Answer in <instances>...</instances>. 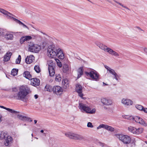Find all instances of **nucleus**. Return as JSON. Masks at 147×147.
<instances>
[{
    "instance_id": "1",
    "label": "nucleus",
    "mask_w": 147,
    "mask_h": 147,
    "mask_svg": "<svg viewBox=\"0 0 147 147\" xmlns=\"http://www.w3.org/2000/svg\"><path fill=\"white\" fill-rule=\"evenodd\" d=\"M30 88L26 86H22L20 87L18 93L14 94L13 97L16 99L26 102L27 100V95L29 93Z\"/></svg>"
},
{
    "instance_id": "2",
    "label": "nucleus",
    "mask_w": 147,
    "mask_h": 147,
    "mask_svg": "<svg viewBox=\"0 0 147 147\" xmlns=\"http://www.w3.org/2000/svg\"><path fill=\"white\" fill-rule=\"evenodd\" d=\"M95 44L101 50L104 51L105 52H107L109 54L113 56L117 57H119V53L103 44L98 42H95Z\"/></svg>"
},
{
    "instance_id": "3",
    "label": "nucleus",
    "mask_w": 147,
    "mask_h": 147,
    "mask_svg": "<svg viewBox=\"0 0 147 147\" xmlns=\"http://www.w3.org/2000/svg\"><path fill=\"white\" fill-rule=\"evenodd\" d=\"M58 48L56 47L54 45H50L48 47L47 54L49 57L55 58L57 55Z\"/></svg>"
},
{
    "instance_id": "4",
    "label": "nucleus",
    "mask_w": 147,
    "mask_h": 147,
    "mask_svg": "<svg viewBox=\"0 0 147 147\" xmlns=\"http://www.w3.org/2000/svg\"><path fill=\"white\" fill-rule=\"evenodd\" d=\"M0 12L3 14L7 16V17L9 18H12V19L16 23H18L20 25L21 24L24 27L29 29L28 27L26 25L23 24L20 21L12 17V16H13V15L7 11L5 10L2 9H0Z\"/></svg>"
},
{
    "instance_id": "5",
    "label": "nucleus",
    "mask_w": 147,
    "mask_h": 147,
    "mask_svg": "<svg viewBox=\"0 0 147 147\" xmlns=\"http://www.w3.org/2000/svg\"><path fill=\"white\" fill-rule=\"evenodd\" d=\"M126 117H125L126 119H127L130 120L135 121L136 122L144 126H147V124L145 123L144 121L141 118L137 116L134 117L131 116H127Z\"/></svg>"
},
{
    "instance_id": "6",
    "label": "nucleus",
    "mask_w": 147,
    "mask_h": 147,
    "mask_svg": "<svg viewBox=\"0 0 147 147\" xmlns=\"http://www.w3.org/2000/svg\"><path fill=\"white\" fill-rule=\"evenodd\" d=\"M41 49V47L36 44H31L29 45V51L34 53H38Z\"/></svg>"
},
{
    "instance_id": "7",
    "label": "nucleus",
    "mask_w": 147,
    "mask_h": 147,
    "mask_svg": "<svg viewBox=\"0 0 147 147\" xmlns=\"http://www.w3.org/2000/svg\"><path fill=\"white\" fill-rule=\"evenodd\" d=\"M128 130L133 134L138 135L142 133L143 131V129L142 128H137L135 127L130 126L128 127Z\"/></svg>"
},
{
    "instance_id": "8",
    "label": "nucleus",
    "mask_w": 147,
    "mask_h": 147,
    "mask_svg": "<svg viewBox=\"0 0 147 147\" xmlns=\"http://www.w3.org/2000/svg\"><path fill=\"white\" fill-rule=\"evenodd\" d=\"M104 67L108 71L109 73L111 74L114 76L113 78L116 80L117 81H119L118 80L121 77L120 75H118L115 70L107 65H104Z\"/></svg>"
},
{
    "instance_id": "9",
    "label": "nucleus",
    "mask_w": 147,
    "mask_h": 147,
    "mask_svg": "<svg viewBox=\"0 0 147 147\" xmlns=\"http://www.w3.org/2000/svg\"><path fill=\"white\" fill-rule=\"evenodd\" d=\"M85 73L87 76L89 75L92 79L96 80H97L99 77V75L98 72L94 69L88 72H86Z\"/></svg>"
},
{
    "instance_id": "10",
    "label": "nucleus",
    "mask_w": 147,
    "mask_h": 147,
    "mask_svg": "<svg viewBox=\"0 0 147 147\" xmlns=\"http://www.w3.org/2000/svg\"><path fill=\"white\" fill-rule=\"evenodd\" d=\"M76 90L79 96L82 98L84 99L85 98L83 97V94L82 93L83 87L80 84H78L76 85Z\"/></svg>"
},
{
    "instance_id": "11",
    "label": "nucleus",
    "mask_w": 147,
    "mask_h": 147,
    "mask_svg": "<svg viewBox=\"0 0 147 147\" xmlns=\"http://www.w3.org/2000/svg\"><path fill=\"white\" fill-rule=\"evenodd\" d=\"M101 128H104L111 132H113L115 130V129L112 126L104 124L100 125L97 127V129H99Z\"/></svg>"
},
{
    "instance_id": "12",
    "label": "nucleus",
    "mask_w": 147,
    "mask_h": 147,
    "mask_svg": "<svg viewBox=\"0 0 147 147\" xmlns=\"http://www.w3.org/2000/svg\"><path fill=\"white\" fill-rule=\"evenodd\" d=\"M53 90L54 93L57 95H60L62 94L63 90L61 87L59 86H55L53 87Z\"/></svg>"
},
{
    "instance_id": "13",
    "label": "nucleus",
    "mask_w": 147,
    "mask_h": 147,
    "mask_svg": "<svg viewBox=\"0 0 147 147\" xmlns=\"http://www.w3.org/2000/svg\"><path fill=\"white\" fill-rule=\"evenodd\" d=\"M121 103L124 106H129L133 104V102L130 99L123 98L121 100Z\"/></svg>"
},
{
    "instance_id": "14",
    "label": "nucleus",
    "mask_w": 147,
    "mask_h": 147,
    "mask_svg": "<svg viewBox=\"0 0 147 147\" xmlns=\"http://www.w3.org/2000/svg\"><path fill=\"white\" fill-rule=\"evenodd\" d=\"M101 102L104 105L107 106L111 105L112 104L111 100L106 98H103L101 99Z\"/></svg>"
},
{
    "instance_id": "15",
    "label": "nucleus",
    "mask_w": 147,
    "mask_h": 147,
    "mask_svg": "<svg viewBox=\"0 0 147 147\" xmlns=\"http://www.w3.org/2000/svg\"><path fill=\"white\" fill-rule=\"evenodd\" d=\"M31 80V84L34 86H36L40 84V80L37 78H32L30 80Z\"/></svg>"
},
{
    "instance_id": "16",
    "label": "nucleus",
    "mask_w": 147,
    "mask_h": 147,
    "mask_svg": "<svg viewBox=\"0 0 147 147\" xmlns=\"http://www.w3.org/2000/svg\"><path fill=\"white\" fill-rule=\"evenodd\" d=\"M65 135L66 137L70 138H73L74 137L78 138L80 137L79 135L71 132L66 133L65 134Z\"/></svg>"
},
{
    "instance_id": "17",
    "label": "nucleus",
    "mask_w": 147,
    "mask_h": 147,
    "mask_svg": "<svg viewBox=\"0 0 147 147\" xmlns=\"http://www.w3.org/2000/svg\"><path fill=\"white\" fill-rule=\"evenodd\" d=\"M96 109H91L90 107L87 105L84 112L88 113L93 114L95 113Z\"/></svg>"
},
{
    "instance_id": "18",
    "label": "nucleus",
    "mask_w": 147,
    "mask_h": 147,
    "mask_svg": "<svg viewBox=\"0 0 147 147\" xmlns=\"http://www.w3.org/2000/svg\"><path fill=\"white\" fill-rule=\"evenodd\" d=\"M96 109H91L90 107L87 105L84 112L88 113L93 114L95 113Z\"/></svg>"
},
{
    "instance_id": "19",
    "label": "nucleus",
    "mask_w": 147,
    "mask_h": 147,
    "mask_svg": "<svg viewBox=\"0 0 147 147\" xmlns=\"http://www.w3.org/2000/svg\"><path fill=\"white\" fill-rule=\"evenodd\" d=\"M32 39V37L29 36H26L22 37L20 39V42L21 44L23 43L26 41Z\"/></svg>"
},
{
    "instance_id": "20",
    "label": "nucleus",
    "mask_w": 147,
    "mask_h": 147,
    "mask_svg": "<svg viewBox=\"0 0 147 147\" xmlns=\"http://www.w3.org/2000/svg\"><path fill=\"white\" fill-rule=\"evenodd\" d=\"M34 59V57L33 55H31L27 56L25 59L26 62L27 64H30L32 62Z\"/></svg>"
},
{
    "instance_id": "21",
    "label": "nucleus",
    "mask_w": 147,
    "mask_h": 147,
    "mask_svg": "<svg viewBox=\"0 0 147 147\" xmlns=\"http://www.w3.org/2000/svg\"><path fill=\"white\" fill-rule=\"evenodd\" d=\"M57 55L59 59H63L64 58V55L63 51L60 49H58L57 51Z\"/></svg>"
},
{
    "instance_id": "22",
    "label": "nucleus",
    "mask_w": 147,
    "mask_h": 147,
    "mask_svg": "<svg viewBox=\"0 0 147 147\" xmlns=\"http://www.w3.org/2000/svg\"><path fill=\"white\" fill-rule=\"evenodd\" d=\"M12 138V137L9 135L8 132L6 131H2L0 133V138Z\"/></svg>"
},
{
    "instance_id": "23",
    "label": "nucleus",
    "mask_w": 147,
    "mask_h": 147,
    "mask_svg": "<svg viewBox=\"0 0 147 147\" xmlns=\"http://www.w3.org/2000/svg\"><path fill=\"white\" fill-rule=\"evenodd\" d=\"M87 105V104L83 103H79L78 107L82 112H84Z\"/></svg>"
},
{
    "instance_id": "24",
    "label": "nucleus",
    "mask_w": 147,
    "mask_h": 147,
    "mask_svg": "<svg viewBox=\"0 0 147 147\" xmlns=\"http://www.w3.org/2000/svg\"><path fill=\"white\" fill-rule=\"evenodd\" d=\"M69 82L67 79H65L62 81V85L63 87L66 89L69 86Z\"/></svg>"
},
{
    "instance_id": "25",
    "label": "nucleus",
    "mask_w": 147,
    "mask_h": 147,
    "mask_svg": "<svg viewBox=\"0 0 147 147\" xmlns=\"http://www.w3.org/2000/svg\"><path fill=\"white\" fill-rule=\"evenodd\" d=\"M55 68L52 67H48V69L49 70V76H53L55 74V71L54 69Z\"/></svg>"
},
{
    "instance_id": "26",
    "label": "nucleus",
    "mask_w": 147,
    "mask_h": 147,
    "mask_svg": "<svg viewBox=\"0 0 147 147\" xmlns=\"http://www.w3.org/2000/svg\"><path fill=\"white\" fill-rule=\"evenodd\" d=\"M4 37L7 40H12L13 38V36L12 34L7 33L5 34Z\"/></svg>"
},
{
    "instance_id": "27",
    "label": "nucleus",
    "mask_w": 147,
    "mask_h": 147,
    "mask_svg": "<svg viewBox=\"0 0 147 147\" xmlns=\"http://www.w3.org/2000/svg\"><path fill=\"white\" fill-rule=\"evenodd\" d=\"M23 75L24 77L29 80H30L32 78L31 75L30 74V72L28 71H25Z\"/></svg>"
},
{
    "instance_id": "28",
    "label": "nucleus",
    "mask_w": 147,
    "mask_h": 147,
    "mask_svg": "<svg viewBox=\"0 0 147 147\" xmlns=\"http://www.w3.org/2000/svg\"><path fill=\"white\" fill-rule=\"evenodd\" d=\"M13 138H5L4 141V145L6 146H9L12 142Z\"/></svg>"
},
{
    "instance_id": "29",
    "label": "nucleus",
    "mask_w": 147,
    "mask_h": 147,
    "mask_svg": "<svg viewBox=\"0 0 147 147\" xmlns=\"http://www.w3.org/2000/svg\"><path fill=\"white\" fill-rule=\"evenodd\" d=\"M119 140L121 141L124 144H129L131 141V138H119Z\"/></svg>"
},
{
    "instance_id": "30",
    "label": "nucleus",
    "mask_w": 147,
    "mask_h": 147,
    "mask_svg": "<svg viewBox=\"0 0 147 147\" xmlns=\"http://www.w3.org/2000/svg\"><path fill=\"white\" fill-rule=\"evenodd\" d=\"M83 68L82 67H80L78 69V78H80L83 75Z\"/></svg>"
},
{
    "instance_id": "31",
    "label": "nucleus",
    "mask_w": 147,
    "mask_h": 147,
    "mask_svg": "<svg viewBox=\"0 0 147 147\" xmlns=\"http://www.w3.org/2000/svg\"><path fill=\"white\" fill-rule=\"evenodd\" d=\"M11 54V53L10 52L9 53H7L6 55H5L3 59V60L4 61H9L10 58V56Z\"/></svg>"
},
{
    "instance_id": "32",
    "label": "nucleus",
    "mask_w": 147,
    "mask_h": 147,
    "mask_svg": "<svg viewBox=\"0 0 147 147\" xmlns=\"http://www.w3.org/2000/svg\"><path fill=\"white\" fill-rule=\"evenodd\" d=\"M115 136L117 138H129V137L128 136L123 134L122 133L116 134Z\"/></svg>"
},
{
    "instance_id": "33",
    "label": "nucleus",
    "mask_w": 147,
    "mask_h": 147,
    "mask_svg": "<svg viewBox=\"0 0 147 147\" xmlns=\"http://www.w3.org/2000/svg\"><path fill=\"white\" fill-rule=\"evenodd\" d=\"M53 89L52 87L49 84L46 85L45 87V90L51 92L53 90Z\"/></svg>"
},
{
    "instance_id": "34",
    "label": "nucleus",
    "mask_w": 147,
    "mask_h": 147,
    "mask_svg": "<svg viewBox=\"0 0 147 147\" xmlns=\"http://www.w3.org/2000/svg\"><path fill=\"white\" fill-rule=\"evenodd\" d=\"M18 72V69H12L11 72V74L13 76H15L17 74Z\"/></svg>"
},
{
    "instance_id": "35",
    "label": "nucleus",
    "mask_w": 147,
    "mask_h": 147,
    "mask_svg": "<svg viewBox=\"0 0 147 147\" xmlns=\"http://www.w3.org/2000/svg\"><path fill=\"white\" fill-rule=\"evenodd\" d=\"M48 67H55V64L51 60H50L48 61Z\"/></svg>"
},
{
    "instance_id": "36",
    "label": "nucleus",
    "mask_w": 147,
    "mask_h": 147,
    "mask_svg": "<svg viewBox=\"0 0 147 147\" xmlns=\"http://www.w3.org/2000/svg\"><path fill=\"white\" fill-rule=\"evenodd\" d=\"M35 71L38 73H39L41 71L40 68L38 65H36L34 67Z\"/></svg>"
},
{
    "instance_id": "37",
    "label": "nucleus",
    "mask_w": 147,
    "mask_h": 147,
    "mask_svg": "<svg viewBox=\"0 0 147 147\" xmlns=\"http://www.w3.org/2000/svg\"><path fill=\"white\" fill-rule=\"evenodd\" d=\"M135 107L138 109L143 111L144 107L141 105H135Z\"/></svg>"
},
{
    "instance_id": "38",
    "label": "nucleus",
    "mask_w": 147,
    "mask_h": 147,
    "mask_svg": "<svg viewBox=\"0 0 147 147\" xmlns=\"http://www.w3.org/2000/svg\"><path fill=\"white\" fill-rule=\"evenodd\" d=\"M69 70V66L66 64H64L63 66V70L64 72H66Z\"/></svg>"
},
{
    "instance_id": "39",
    "label": "nucleus",
    "mask_w": 147,
    "mask_h": 147,
    "mask_svg": "<svg viewBox=\"0 0 147 147\" xmlns=\"http://www.w3.org/2000/svg\"><path fill=\"white\" fill-rule=\"evenodd\" d=\"M114 1H115V3H118V4H119V5H120V6H122L123 7V8H124L125 9V8H126V10H129V11L130 10V9H129L126 6L124 5H123L121 3H120L119 2H117V1H115V0H114Z\"/></svg>"
},
{
    "instance_id": "40",
    "label": "nucleus",
    "mask_w": 147,
    "mask_h": 147,
    "mask_svg": "<svg viewBox=\"0 0 147 147\" xmlns=\"http://www.w3.org/2000/svg\"><path fill=\"white\" fill-rule=\"evenodd\" d=\"M18 117L22 121H25L26 118V117L20 115H18Z\"/></svg>"
},
{
    "instance_id": "41",
    "label": "nucleus",
    "mask_w": 147,
    "mask_h": 147,
    "mask_svg": "<svg viewBox=\"0 0 147 147\" xmlns=\"http://www.w3.org/2000/svg\"><path fill=\"white\" fill-rule=\"evenodd\" d=\"M61 77L60 75H58L56 76L55 80L56 81L59 82L61 80Z\"/></svg>"
},
{
    "instance_id": "42",
    "label": "nucleus",
    "mask_w": 147,
    "mask_h": 147,
    "mask_svg": "<svg viewBox=\"0 0 147 147\" xmlns=\"http://www.w3.org/2000/svg\"><path fill=\"white\" fill-rule=\"evenodd\" d=\"M21 60V56L19 55L18 58L16 60V62L17 64H19L20 63Z\"/></svg>"
},
{
    "instance_id": "43",
    "label": "nucleus",
    "mask_w": 147,
    "mask_h": 147,
    "mask_svg": "<svg viewBox=\"0 0 147 147\" xmlns=\"http://www.w3.org/2000/svg\"><path fill=\"white\" fill-rule=\"evenodd\" d=\"M55 60L57 62V64L58 66L60 67H61L62 66L61 62L59 61L58 59H55Z\"/></svg>"
},
{
    "instance_id": "44",
    "label": "nucleus",
    "mask_w": 147,
    "mask_h": 147,
    "mask_svg": "<svg viewBox=\"0 0 147 147\" xmlns=\"http://www.w3.org/2000/svg\"><path fill=\"white\" fill-rule=\"evenodd\" d=\"M40 132L43 133V135L45 136H46V135L47 134V131L45 129L41 130L40 131Z\"/></svg>"
},
{
    "instance_id": "45",
    "label": "nucleus",
    "mask_w": 147,
    "mask_h": 147,
    "mask_svg": "<svg viewBox=\"0 0 147 147\" xmlns=\"http://www.w3.org/2000/svg\"><path fill=\"white\" fill-rule=\"evenodd\" d=\"M6 110L8 111L9 112L11 113H15L16 112L15 111L8 108H6Z\"/></svg>"
},
{
    "instance_id": "46",
    "label": "nucleus",
    "mask_w": 147,
    "mask_h": 147,
    "mask_svg": "<svg viewBox=\"0 0 147 147\" xmlns=\"http://www.w3.org/2000/svg\"><path fill=\"white\" fill-rule=\"evenodd\" d=\"M87 127H93V126L92 125L91 123L89 122H88L87 125Z\"/></svg>"
},
{
    "instance_id": "47",
    "label": "nucleus",
    "mask_w": 147,
    "mask_h": 147,
    "mask_svg": "<svg viewBox=\"0 0 147 147\" xmlns=\"http://www.w3.org/2000/svg\"><path fill=\"white\" fill-rule=\"evenodd\" d=\"M5 35V33L1 29H0V36H4Z\"/></svg>"
},
{
    "instance_id": "48",
    "label": "nucleus",
    "mask_w": 147,
    "mask_h": 147,
    "mask_svg": "<svg viewBox=\"0 0 147 147\" xmlns=\"http://www.w3.org/2000/svg\"><path fill=\"white\" fill-rule=\"evenodd\" d=\"M12 91L16 92L18 90V89L16 87H13L12 88Z\"/></svg>"
},
{
    "instance_id": "49",
    "label": "nucleus",
    "mask_w": 147,
    "mask_h": 147,
    "mask_svg": "<svg viewBox=\"0 0 147 147\" xmlns=\"http://www.w3.org/2000/svg\"><path fill=\"white\" fill-rule=\"evenodd\" d=\"M26 120L27 121H30V122L32 121V120L30 118L28 117H26V118L25 121Z\"/></svg>"
},
{
    "instance_id": "50",
    "label": "nucleus",
    "mask_w": 147,
    "mask_h": 147,
    "mask_svg": "<svg viewBox=\"0 0 147 147\" xmlns=\"http://www.w3.org/2000/svg\"><path fill=\"white\" fill-rule=\"evenodd\" d=\"M143 111L145 113L147 114V108L144 107Z\"/></svg>"
},
{
    "instance_id": "51",
    "label": "nucleus",
    "mask_w": 147,
    "mask_h": 147,
    "mask_svg": "<svg viewBox=\"0 0 147 147\" xmlns=\"http://www.w3.org/2000/svg\"><path fill=\"white\" fill-rule=\"evenodd\" d=\"M143 50L144 52L147 54V48L145 47L143 48Z\"/></svg>"
},
{
    "instance_id": "52",
    "label": "nucleus",
    "mask_w": 147,
    "mask_h": 147,
    "mask_svg": "<svg viewBox=\"0 0 147 147\" xmlns=\"http://www.w3.org/2000/svg\"><path fill=\"white\" fill-rule=\"evenodd\" d=\"M99 145H100L102 147H103V145H104V144L103 143H102L100 142H99Z\"/></svg>"
},
{
    "instance_id": "53",
    "label": "nucleus",
    "mask_w": 147,
    "mask_h": 147,
    "mask_svg": "<svg viewBox=\"0 0 147 147\" xmlns=\"http://www.w3.org/2000/svg\"><path fill=\"white\" fill-rule=\"evenodd\" d=\"M136 28L142 31L143 30L139 27H136Z\"/></svg>"
},
{
    "instance_id": "54",
    "label": "nucleus",
    "mask_w": 147,
    "mask_h": 147,
    "mask_svg": "<svg viewBox=\"0 0 147 147\" xmlns=\"http://www.w3.org/2000/svg\"><path fill=\"white\" fill-rule=\"evenodd\" d=\"M0 107L1 108H3L4 109H5L6 110V108H7L5 107H4V106H0Z\"/></svg>"
},
{
    "instance_id": "55",
    "label": "nucleus",
    "mask_w": 147,
    "mask_h": 147,
    "mask_svg": "<svg viewBox=\"0 0 147 147\" xmlns=\"http://www.w3.org/2000/svg\"><path fill=\"white\" fill-rule=\"evenodd\" d=\"M34 97L35 99H37L38 98V95L36 94L34 95Z\"/></svg>"
},
{
    "instance_id": "56",
    "label": "nucleus",
    "mask_w": 147,
    "mask_h": 147,
    "mask_svg": "<svg viewBox=\"0 0 147 147\" xmlns=\"http://www.w3.org/2000/svg\"><path fill=\"white\" fill-rule=\"evenodd\" d=\"M103 83V86H105V85H108V84H105L104 82Z\"/></svg>"
},
{
    "instance_id": "57",
    "label": "nucleus",
    "mask_w": 147,
    "mask_h": 147,
    "mask_svg": "<svg viewBox=\"0 0 147 147\" xmlns=\"http://www.w3.org/2000/svg\"><path fill=\"white\" fill-rule=\"evenodd\" d=\"M34 122L35 124H36V123L37 122V120H34Z\"/></svg>"
},
{
    "instance_id": "58",
    "label": "nucleus",
    "mask_w": 147,
    "mask_h": 147,
    "mask_svg": "<svg viewBox=\"0 0 147 147\" xmlns=\"http://www.w3.org/2000/svg\"><path fill=\"white\" fill-rule=\"evenodd\" d=\"M1 118L0 117V122L1 121Z\"/></svg>"
},
{
    "instance_id": "59",
    "label": "nucleus",
    "mask_w": 147,
    "mask_h": 147,
    "mask_svg": "<svg viewBox=\"0 0 147 147\" xmlns=\"http://www.w3.org/2000/svg\"><path fill=\"white\" fill-rule=\"evenodd\" d=\"M145 142L147 144V141H146Z\"/></svg>"
},
{
    "instance_id": "60",
    "label": "nucleus",
    "mask_w": 147,
    "mask_h": 147,
    "mask_svg": "<svg viewBox=\"0 0 147 147\" xmlns=\"http://www.w3.org/2000/svg\"><path fill=\"white\" fill-rule=\"evenodd\" d=\"M146 138H147V135L146 136Z\"/></svg>"
},
{
    "instance_id": "61",
    "label": "nucleus",
    "mask_w": 147,
    "mask_h": 147,
    "mask_svg": "<svg viewBox=\"0 0 147 147\" xmlns=\"http://www.w3.org/2000/svg\"><path fill=\"white\" fill-rule=\"evenodd\" d=\"M24 125H26V124H24Z\"/></svg>"
},
{
    "instance_id": "62",
    "label": "nucleus",
    "mask_w": 147,
    "mask_h": 147,
    "mask_svg": "<svg viewBox=\"0 0 147 147\" xmlns=\"http://www.w3.org/2000/svg\"><path fill=\"white\" fill-rule=\"evenodd\" d=\"M32 136H33V134H32Z\"/></svg>"
},
{
    "instance_id": "63",
    "label": "nucleus",
    "mask_w": 147,
    "mask_h": 147,
    "mask_svg": "<svg viewBox=\"0 0 147 147\" xmlns=\"http://www.w3.org/2000/svg\"><path fill=\"white\" fill-rule=\"evenodd\" d=\"M76 139H78L79 138H76Z\"/></svg>"
}]
</instances>
